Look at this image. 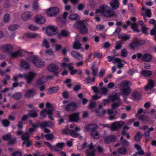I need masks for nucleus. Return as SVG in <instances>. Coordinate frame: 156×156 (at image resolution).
Returning <instances> with one entry per match:
<instances>
[{
  "label": "nucleus",
  "instance_id": "38",
  "mask_svg": "<svg viewBox=\"0 0 156 156\" xmlns=\"http://www.w3.org/2000/svg\"><path fill=\"white\" fill-rule=\"evenodd\" d=\"M81 44L79 41H75L73 44V48L76 49H79L81 48Z\"/></svg>",
  "mask_w": 156,
  "mask_h": 156
},
{
  "label": "nucleus",
  "instance_id": "10",
  "mask_svg": "<svg viewBox=\"0 0 156 156\" xmlns=\"http://www.w3.org/2000/svg\"><path fill=\"white\" fill-rule=\"evenodd\" d=\"M109 6L106 4L101 5L99 6L98 9L96 10V13H98L99 12L103 16L108 9H109Z\"/></svg>",
  "mask_w": 156,
  "mask_h": 156
},
{
  "label": "nucleus",
  "instance_id": "45",
  "mask_svg": "<svg viewBox=\"0 0 156 156\" xmlns=\"http://www.w3.org/2000/svg\"><path fill=\"white\" fill-rule=\"evenodd\" d=\"M128 51L126 49L124 48L121 51V56L122 57H126L128 55Z\"/></svg>",
  "mask_w": 156,
  "mask_h": 156
},
{
  "label": "nucleus",
  "instance_id": "63",
  "mask_svg": "<svg viewBox=\"0 0 156 156\" xmlns=\"http://www.w3.org/2000/svg\"><path fill=\"white\" fill-rule=\"evenodd\" d=\"M77 15L76 14H71L69 16V18L71 20H76Z\"/></svg>",
  "mask_w": 156,
  "mask_h": 156
},
{
  "label": "nucleus",
  "instance_id": "46",
  "mask_svg": "<svg viewBox=\"0 0 156 156\" xmlns=\"http://www.w3.org/2000/svg\"><path fill=\"white\" fill-rule=\"evenodd\" d=\"M126 149L124 147H122L120 148L118 150V153L122 154H126Z\"/></svg>",
  "mask_w": 156,
  "mask_h": 156
},
{
  "label": "nucleus",
  "instance_id": "5",
  "mask_svg": "<svg viewBox=\"0 0 156 156\" xmlns=\"http://www.w3.org/2000/svg\"><path fill=\"white\" fill-rule=\"evenodd\" d=\"M74 25L75 27L79 29L80 31L82 33L85 34L87 33L88 30L87 28L84 24L83 21H78Z\"/></svg>",
  "mask_w": 156,
  "mask_h": 156
},
{
  "label": "nucleus",
  "instance_id": "24",
  "mask_svg": "<svg viewBox=\"0 0 156 156\" xmlns=\"http://www.w3.org/2000/svg\"><path fill=\"white\" fill-rule=\"evenodd\" d=\"M152 59V57L151 55L145 54L143 55L142 60L145 62H149Z\"/></svg>",
  "mask_w": 156,
  "mask_h": 156
},
{
  "label": "nucleus",
  "instance_id": "42",
  "mask_svg": "<svg viewBox=\"0 0 156 156\" xmlns=\"http://www.w3.org/2000/svg\"><path fill=\"white\" fill-rule=\"evenodd\" d=\"M28 115L30 116L35 118L38 115L35 110H33L28 113Z\"/></svg>",
  "mask_w": 156,
  "mask_h": 156
},
{
  "label": "nucleus",
  "instance_id": "6",
  "mask_svg": "<svg viewBox=\"0 0 156 156\" xmlns=\"http://www.w3.org/2000/svg\"><path fill=\"white\" fill-rule=\"evenodd\" d=\"M47 34L49 36L56 34L58 33V29L57 27L53 25H50L47 27L46 29Z\"/></svg>",
  "mask_w": 156,
  "mask_h": 156
},
{
  "label": "nucleus",
  "instance_id": "16",
  "mask_svg": "<svg viewBox=\"0 0 156 156\" xmlns=\"http://www.w3.org/2000/svg\"><path fill=\"white\" fill-rule=\"evenodd\" d=\"M36 94V92L34 90L30 89L26 92L24 96L26 98H29L33 97Z\"/></svg>",
  "mask_w": 156,
  "mask_h": 156
},
{
  "label": "nucleus",
  "instance_id": "36",
  "mask_svg": "<svg viewBox=\"0 0 156 156\" xmlns=\"http://www.w3.org/2000/svg\"><path fill=\"white\" fill-rule=\"evenodd\" d=\"M27 36L28 37L30 38H35L40 37V35L37 33H27Z\"/></svg>",
  "mask_w": 156,
  "mask_h": 156
},
{
  "label": "nucleus",
  "instance_id": "40",
  "mask_svg": "<svg viewBox=\"0 0 156 156\" xmlns=\"http://www.w3.org/2000/svg\"><path fill=\"white\" fill-rule=\"evenodd\" d=\"M98 67L95 65L92 66L91 68V69L92 70V74L94 76H95L97 75L98 71Z\"/></svg>",
  "mask_w": 156,
  "mask_h": 156
},
{
  "label": "nucleus",
  "instance_id": "41",
  "mask_svg": "<svg viewBox=\"0 0 156 156\" xmlns=\"http://www.w3.org/2000/svg\"><path fill=\"white\" fill-rule=\"evenodd\" d=\"M22 94L20 92H18L14 94L12 97L15 99L19 100L22 98Z\"/></svg>",
  "mask_w": 156,
  "mask_h": 156
},
{
  "label": "nucleus",
  "instance_id": "23",
  "mask_svg": "<svg viewBox=\"0 0 156 156\" xmlns=\"http://www.w3.org/2000/svg\"><path fill=\"white\" fill-rule=\"evenodd\" d=\"M2 138L3 140H5L7 141L9 140V143L10 144H12L15 143L16 140L14 139L13 140V141H12V140H10L11 138V136L10 134H8L5 135H4L3 136Z\"/></svg>",
  "mask_w": 156,
  "mask_h": 156
},
{
  "label": "nucleus",
  "instance_id": "15",
  "mask_svg": "<svg viewBox=\"0 0 156 156\" xmlns=\"http://www.w3.org/2000/svg\"><path fill=\"white\" fill-rule=\"evenodd\" d=\"M129 25H131V27L134 31L138 32L139 30L138 28V26L136 23H131L130 21H127L126 22V24L123 25V27L125 28L127 27V26Z\"/></svg>",
  "mask_w": 156,
  "mask_h": 156
},
{
  "label": "nucleus",
  "instance_id": "33",
  "mask_svg": "<svg viewBox=\"0 0 156 156\" xmlns=\"http://www.w3.org/2000/svg\"><path fill=\"white\" fill-rule=\"evenodd\" d=\"M69 35V32L66 30H62L60 33L59 34L58 36L60 38H61V37H67Z\"/></svg>",
  "mask_w": 156,
  "mask_h": 156
},
{
  "label": "nucleus",
  "instance_id": "31",
  "mask_svg": "<svg viewBox=\"0 0 156 156\" xmlns=\"http://www.w3.org/2000/svg\"><path fill=\"white\" fill-rule=\"evenodd\" d=\"M110 5L113 10H115L119 8V2H111Z\"/></svg>",
  "mask_w": 156,
  "mask_h": 156
},
{
  "label": "nucleus",
  "instance_id": "53",
  "mask_svg": "<svg viewBox=\"0 0 156 156\" xmlns=\"http://www.w3.org/2000/svg\"><path fill=\"white\" fill-rule=\"evenodd\" d=\"M130 48L133 49L136 47H138L137 43L136 42H133L130 43L129 44Z\"/></svg>",
  "mask_w": 156,
  "mask_h": 156
},
{
  "label": "nucleus",
  "instance_id": "27",
  "mask_svg": "<svg viewBox=\"0 0 156 156\" xmlns=\"http://www.w3.org/2000/svg\"><path fill=\"white\" fill-rule=\"evenodd\" d=\"M77 107L76 105L74 103H71L68 104L66 107V109L67 111H72L75 109Z\"/></svg>",
  "mask_w": 156,
  "mask_h": 156
},
{
  "label": "nucleus",
  "instance_id": "51",
  "mask_svg": "<svg viewBox=\"0 0 156 156\" xmlns=\"http://www.w3.org/2000/svg\"><path fill=\"white\" fill-rule=\"evenodd\" d=\"M142 9L143 10H145V12L146 13L147 16L149 18H150L151 16V11L149 9H146L144 7L142 8Z\"/></svg>",
  "mask_w": 156,
  "mask_h": 156
},
{
  "label": "nucleus",
  "instance_id": "57",
  "mask_svg": "<svg viewBox=\"0 0 156 156\" xmlns=\"http://www.w3.org/2000/svg\"><path fill=\"white\" fill-rule=\"evenodd\" d=\"M87 146L86 143H84L83 144H80L78 145L77 148L79 150H81L85 148Z\"/></svg>",
  "mask_w": 156,
  "mask_h": 156
},
{
  "label": "nucleus",
  "instance_id": "7",
  "mask_svg": "<svg viewBox=\"0 0 156 156\" xmlns=\"http://www.w3.org/2000/svg\"><path fill=\"white\" fill-rule=\"evenodd\" d=\"M124 124V122L122 121L115 122L112 124L110 128L112 131H115L120 129Z\"/></svg>",
  "mask_w": 156,
  "mask_h": 156
},
{
  "label": "nucleus",
  "instance_id": "19",
  "mask_svg": "<svg viewBox=\"0 0 156 156\" xmlns=\"http://www.w3.org/2000/svg\"><path fill=\"white\" fill-rule=\"evenodd\" d=\"M116 140L115 136L113 135L105 137L104 139V142L106 144H108L111 141H115Z\"/></svg>",
  "mask_w": 156,
  "mask_h": 156
},
{
  "label": "nucleus",
  "instance_id": "30",
  "mask_svg": "<svg viewBox=\"0 0 156 156\" xmlns=\"http://www.w3.org/2000/svg\"><path fill=\"white\" fill-rule=\"evenodd\" d=\"M113 63L115 64H118V68H122L123 67L124 65L121 62V60L119 58H115L114 59Z\"/></svg>",
  "mask_w": 156,
  "mask_h": 156
},
{
  "label": "nucleus",
  "instance_id": "52",
  "mask_svg": "<svg viewBox=\"0 0 156 156\" xmlns=\"http://www.w3.org/2000/svg\"><path fill=\"white\" fill-rule=\"evenodd\" d=\"M2 123L4 127H8L10 124V122L6 119L2 120Z\"/></svg>",
  "mask_w": 156,
  "mask_h": 156
},
{
  "label": "nucleus",
  "instance_id": "1",
  "mask_svg": "<svg viewBox=\"0 0 156 156\" xmlns=\"http://www.w3.org/2000/svg\"><path fill=\"white\" fill-rule=\"evenodd\" d=\"M132 84L129 81H124L120 83L119 88L123 96H128L131 92L130 86Z\"/></svg>",
  "mask_w": 156,
  "mask_h": 156
},
{
  "label": "nucleus",
  "instance_id": "50",
  "mask_svg": "<svg viewBox=\"0 0 156 156\" xmlns=\"http://www.w3.org/2000/svg\"><path fill=\"white\" fill-rule=\"evenodd\" d=\"M116 45L115 46L116 49H119L122 48V41H117L116 42Z\"/></svg>",
  "mask_w": 156,
  "mask_h": 156
},
{
  "label": "nucleus",
  "instance_id": "64",
  "mask_svg": "<svg viewBox=\"0 0 156 156\" xmlns=\"http://www.w3.org/2000/svg\"><path fill=\"white\" fill-rule=\"evenodd\" d=\"M121 143L122 145L125 147L128 146L129 145V143L126 140H123L121 141Z\"/></svg>",
  "mask_w": 156,
  "mask_h": 156
},
{
  "label": "nucleus",
  "instance_id": "58",
  "mask_svg": "<svg viewBox=\"0 0 156 156\" xmlns=\"http://www.w3.org/2000/svg\"><path fill=\"white\" fill-rule=\"evenodd\" d=\"M142 136L140 135V134L139 133H137L135 136L134 137V140L136 141H138L140 140Z\"/></svg>",
  "mask_w": 156,
  "mask_h": 156
},
{
  "label": "nucleus",
  "instance_id": "56",
  "mask_svg": "<svg viewBox=\"0 0 156 156\" xmlns=\"http://www.w3.org/2000/svg\"><path fill=\"white\" fill-rule=\"evenodd\" d=\"M28 28L31 30L35 31L37 30L38 28L37 27L33 25H30L28 26Z\"/></svg>",
  "mask_w": 156,
  "mask_h": 156
},
{
  "label": "nucleus",
  "instance_id": "59",
  "mask_svg": "<svg viewBox=\"0 0 156 156\" xmlns=\"http://www.w3.org/2000/svg\"><path fill=\"white\" fill-rule=\"evenodd\" d=\"M97 115L98 116H103L104 114L106 113V111L105 109H103L102 112L101 113L98 111H96Z\"/></svg>",
  "mask_w": 156,
  "mask_h": 156
},
{
  "label": "nucleus",
  "instance_id": "4",
  "mask_svg": "<svg viewBox=\"0 0 156 156\" xmlns=\"http://www.w3.org/2000/svg\"><path fill=\"white\" fill-rule=\"evenodd\" d=\"M31 61L35 66L38 68H41L45 65V62L42 59L39 58L37 56L33 57Z\"/></svg>",
  "mask_w": 156,
  "mask_h": 156
},
{
  "label": "nucleus",
  "instance_id": "35",
  "mask_svg": "<svg viewBox=\"0 0 156 156\" xmlns=\"http://www.w3.org/2000/svg\"><path fill=\"white\" fill-rule=\"evenodd\" d=\"M118 37L119 39H122L124 41H126L130 38V36L128 35L122 34L119 35Z\"/></svg>",
  "mask_w": 156,
  "mask_h": 156
},
{
  "label": "nucleus",
  "instance_id": "39",
  "mask_svg": "<svg viewBox=\"0 0 156 156\" xmlns=\"http://www.w3.org/2000/svg\"><path fill=\"white\" fill-rule=\"evenodd\" d=\"M32 126H33V128H29L28 133H27L29 135L32 134L35 131V129L37 127V125H34L33 123H32Z\"/></svg>",
  "mask_w": 156,
  "mask_h": 156
},
{
  "label": "nucleus",
  "instance_id": "32",
  "mask_svg": "<svg viewBox=\"0 0 156 156\" xmlns=\"http://www.w3.org/2000/svg\"><path fill=\"white\" fill-rule=\"evenodd\" d=\"M48 69L49 71L54 72L57 70L58 69V67L55 64H51L48 66Z\"/></svg>",
  "mask_w": 156,
  "mask_h": 156
},
{
  "label": "nucleus",
  "instance_id": "49",
  "mask_svg": "<svg viewBox=\"0 0 156 156\" xmlns=\"http://www.w3.org/2000/svg\"><path fill=\"white\" fill-rule=\"evenodd\" d=\"M42 45L44 46L46 48H48L50 46L48 42L46 39H44L42 42Z\"/></svg>",
  "mask_w": 156,
  "mask_h": 156
},
{
  "label": "nucleus",
  "instance_id": "12",
  "mask_svg": "<svg viewBox=\"0 0 156 156\" xmlns=\"http://www.w3.org/2000/svg\"><path fill=\"white\" fill-rule=\"evenodd\" d=\"M36 75V73L33 72H30L28 73L27 75H26L25 79L27 83L30 84Z\"/></svg>",
  "mask_w": 156,
  "mask_h": 156
},
{
  "label": "nucleus",
  "instance_id": "3",
  "mask_svg": "<svg viewBox=\"0 0 156 156\" xmlns=\"http://www.w3.org/2000/svg\"><path fill=\"white\" fill-rule=\"evenodd\" d=\"M119 94L118 93H116L113 95L109 96L108 97V99L112 101H115L117 100V102H114L112 105V108L113 109H115V108L120 106L122 102L121 100L119 99Z\"/></svg>",
  "mask_w": 156,
  "mask_h": 156
},
{
  "label": "nucleus",
  "instance_id": "9",
  "mask_svg": "<svg viewBox=\"0 0 156 156\" xmlns=\"http://www.w3.org/2000/svg\"><path fill=\"white\" fill-rule=\"evenodd\" d=\"M87 147L89 149L86 150L85 151L86 156H95V150L94 149L92 143H90Z\"/></svg>",
  "mask_w": 156,
  "mask_h": 156
},
{
  "label": "nucleus",
  "instance_id": "61",
  "mask_svg": "<svg viewBox=\"0 0 156 156\" xmlns=\"http://www.w3.org/2000/svg\"><path fill=\"white\" fill-rule=\"evenodd\" d=\"M150 34L151 35H154L156 37V24L154 26L153 29L151 30Z\"/></svg>",
  "mask_w": 156,
  "mask_h": 156
},
{
  "label": "nucleus",
  "instance_id": "37",
  "mask_svg": "<svg viewBox=\"0 0 156 156\" xmlns=\"http://www.w3.org/2000/svg\"><path fill=\"white\" fill-rule=\"evenodd\" d=\"M58 90V88L57 87H54L49 88L48 90V93L50 94H52L57 92Z\"/></svg>",
  "mask_w": 156,
  "mask_h": 156
},
{
  "label": "nucleus",
  "instance_id": "14",
  "mask_svg": "<svg viewBox=\"0 0 156 156\" xmlns=\"http://www.w3.org/2000/svg\"><path fill=\"white\" fill-rule=\"evenodd\" d=\"M24 52L22 50H18L15 52L10 53V56L12 58H16L19 56H22Z\"/></svg>",
  "mask_w": 156,
  "mask_h": 156
},
{
  "label": "nucleus",
  "instance_id": "55",
  "mask_svg": "<svg viewBox=\"0 0 156 156\" xmlns=\"http://www.w3.org/2000/svg\"><path fill=\"white\" fill-rule=\"evenodd\" d=\"M44 137L47 140H51L54 138V135L50 133L45 135Z\"/></svg>",
  "mask_w": 156,
  "mask_h": 156
},
{
  "label": "nucleus",
  "instance_id": "25",
  "mask_svg": "<svg viewBox=\"0 0 156 156\" xmlns=\"http://www.w3.org/2000/svg\"><path fill=\"white\" fill-rule=\"evenodd\" d=\"M32 14L30 12H24L22 15V18L24 20H29Z\"/></svg>",
  "mask_w": 156,
  "mask_h": 156
},
{
  "label": "nucleus",
  "instance_id": "20",
  "mask_svg": "<svg viewBox=\"0 0 156 156\" xmlns=\"http://www.w3.org/2000/svg\"><path fill=\"white\" fill-rule=\"evenodd\" d=\"M115 15L114 11L109 7V9H108L103 16L107 17H112L114 16Z\"/></svg>",
  "mask_w": 156,
  "mask_h": 156
},
{
  "label": "nucleus",
  "instance_id": "60",
  "mask_svg": "<svg viewBox=\"0 0 156 156\" xmlns=\"http://www.w3.org/2000/svg\"><path fill=\"white\" fill-rule=\"evenodd\" d=\"M33 7L35 10L39 9V5L37 1H35L34 2L33 4Z\"/></svg>",
  "mask_w": 156,
  "mask_h": 156
},
{
  "label": "nucleus",
  "instance_id": "29",
  "mask_svg": "<svg viewBox=\"0 0 156 156\" xmlns=\"http://www.w3.org/2000/svg\"><path fill=\"white\" fill-rule=\"evenodd\" d=\"M80 130V128L78 127H76L74 130H72L70 133V135L73 137H76L79 136V134L77 133V131Z\"/></svg>",
  "mask_w": 156,
  "mask_h": 156
},
{
  "label": "nucleus",
  "instance_id": "54",
  "mask_svg": "<svg viewBox=\"0 0 156 156\" xmlns=\"http://www.w3.org/2000/svg\"><path fill=\"white\" fill-rule=\"evenodd\" d=\"M147 117L145 115H141L139 117V119L143 121H147Z\"/></svg>",
  "mask_w": 156,
  "mask_h": 156
},
{
  "label": "nucleus",
  "instance_id": "43",
  "mask_svg": "<svg viewBox=\"0 0 156 156\" xmlns=\"http://www.w3.org/2000/svg\"><path fill=\"white\" fill-rule=\"evenodd\" d=\"M48 80L46 77H43L42 78L39 79L37 81V83L39 84H41L44 83Z\"/></svg>",
  "mask_w": 156,
  "mask_h": 156
},
{
  "label": "nucleus",
  "instance_id": "18",
  "mask_svg": "<svg viewBox=\"0 0 156 156\" xmlns=\"http://www.w3.org/2000/svg\"><path fill=\"white\" fill-rule=\"evenodd\" d=\"M17 133L18 135L21 136V138L23 140H29V135L28 133H23L21 130L18 131Z\"/></svg>",
  "mask_w": 156,
  "mask_h": 156
},
{
  "label": "nucleus",
  "instance_id": "62",
  "mask_svg": "<svg viewBox=\"0 0 156 156\" xmlns=\"http://www.w3.org/2000/svg\"><path fill=\"white\" fill-rule=\"evenodd\" d=\"M46 109H44L41 112L40 115L43 118L46 117V114H47V111Z\"/></svg>",
  "mask_w": 156,
  "mask_h": 156
},
{
  "label": "nucleus",
  "instance_id": "21",
  "mask_svg": "<svg viewBox=\"0 0 156 156\" xmlns=\"http://www.w3.org/2000/svg\"><path fill=\"white\" fill-rule=\"evenodd\" d=\"M69 119L71 121L74 122L78 121L79 119V113H74L70 115L69 116Z\"/></svg>",
  "mask_w": 156,
  "mask_h": 156
},
{
  "label": "nucleus",
  "instance_id": "34",
  "mask_svg": "<svg viewBox=\"0 0 156 156\" xmlns=\"http://www.w3.org/2000/svg\"><path fill=\"white\" fill-rule=\"evenodd\" d=\"M20 66L23 69H28L30 68L29 64L25 61L22 60L21 62Z\"/></svg>",
  "mask_w": 156,
  "mask_h": 156
},
{
  "label": "nucleus",
  "instance_id": "8",
  "mask_svg": "<svg viewBox=\"0 0 156 156\" xmlns=\"http://www.w3.org/2000/svg\"><path fill=\"white\" fill-rule=\"evenodd\" d=\"M59 12L58 8L57 7H53L47 9L46 13L50 17L54 16L58 14Z\"/></svg>",
  "mask_w": 156,
  "mask_h": 156
},
{
  "label": "nucleus",
  "instance_id": "48",
  "mask_svg": "<svg viewBox=\"0 0 156 156\" xmlns=\"http://www.w3.org/2000/svg\"><path fill=\"white\" fill-rule=\"evenodd\" d=\"M140 94L136 91H134L132 94L133 97L135 99H137L139 98Z\"/></svg>",
  "mask_w": 156,
  "mask_h": 156
},
{
  "label": "nucleus",
  "instance_id": "22",
  "mask_svg": "<svg viewBox=\"0 0 156 156\" xmlns=\"http://www.w3.org/2000/svg\"><path fill=\"white\" fill-rule=\"evenodd\" d=\"M154 82L153 80H148V83L145 87L144 89L146 91L151 90L154 87Z\"/></svg>",
  "mask_w": 156,
  "mask_h": 156
},
{
  "label": "nucleus",
  "instance_id": "11",
  "mask_svg": "<svg viewBox=\"0 0 156 156\" xmlns=\"http://www.w3.org/2000/svg\"><path fill=\"white\" fill-rule=\"evenodd\" d=\"M34 20L36 23L39 24H43L46 21L44 17L41 15H38L35 16Z\"/></svg>",
  "mask_w": 156,
  "mask_h": 156
},
{
  "label": "nucleus",
  "instance_id": "28",
  "mask_svg": "<svg viewBox=\"0 0 156 156\" xmlns=\"http://www.w3.org/2000/svg\"><path fill=\"white\" fill-rule=\"evenodd\" d=\"M152 71L149 70H144L141 72V75L146 77L150 76L152 75Z\"/></svg>",
  "mask_w": 156,
  "mask_h": 156
},
{
  "label": "nucleus",
  "instance_id": "44",
  "mask_svg": "<svg viewBox=\"0 0 156 156\" xmlns=\"http://www.w3.org/2000/svg\"><path fill=\"white\" fill-rule=\"evenodd\" d=\"M19 27V26L17 25H11L9 27L8 29L11 31H14Z\"/></svg>",
  "mask_w": 156,
  "mask_h": 156
},
{
  "label": "nucleus",
  "instance_id": "17",
  "mask_svg": "<svg viewBox=\"0 0 156 156\" xmlns=\"http://www.w3.org/2000/svg\"><path fill=\"white\" fill-rule=\"evenodd\" d=\"M1 50L5 52H8L12 49V45L10 44H4L2 45L0 48Z\"/></svg>",
  "mask_w": 156,
  "mask_h": 156
},
{
  "label": "nucleus",
  "instance_id": "47",
  "mask_svg": "<svg viewBox=\"0 0 156 156\" xmlns=\"http://www.w3.org/2000/svg\"><path fill=\"white\" fill-rule=\"evenodd\" d=\"M53 111V110H49L47 111V114L48 115V117L52 121L54 120V119L52 115Z\"/></svg>",
  "mask_w": 156,
  "mask_h": 156
},
{
  "label": "nucleus",
  "instance_id": "26",
  "mask_svg": "<svg viewBox=\"0 0 156 156\" xmlns=\"http://www.w3.org/2000/svg\"><path fill=\"white\" fill-rule=\"evenodd\" d=\"M71 55L75 58L79 60L83 59V56L80 53L75 51H73L71 52Z\"/></svg>",
  "mask_w": 156,
  "mask_h": 156
},
{
  "label": "nucleus",
  "instance_id": "2",
  "mask_svg": "<svg viewBox=\"0 0 156 156\" xmlns=\"http://www.w3.org/2000/svg\"><path fill=\"white\" fill-rule=\"evenodd\" d=\"M98 128V126L95 124H90L87 126L86 130L90 132L91 136L94 139H98L100 137V135L96 129Z\"/></svg>",
  "mask_w": 156,
  "mask_h": 156
},
{
  "label": "nucleus",
  "instance_id": "13",
  "mask_svg": "<svg viewBox=\"0 0 156 156\" xmlns=\"http://www.w3.org/2000/svg\"><path fill=\"white\" fill-rule=\"evenodd\" d=\"M54 125V123L50 121H44L40 124V126L42 129H44L46 127H52Z\"/></svg>",
  "mask_w": 156,
  "mask_h": 156
}]
</instances>
